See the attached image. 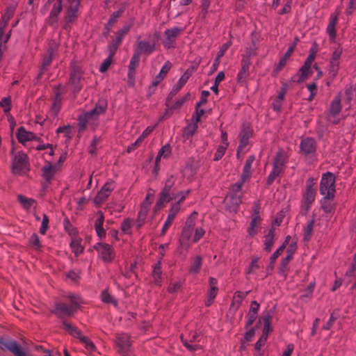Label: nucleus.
Listing matches in <instances>:
<instances>
[{"mask_svg": "<svg viewBox=\"0 0 356 356\" xmlns=\"http://www.w3.org/2000/svg\"><path fill=\"white\" fill-rule=\"evenodd\" d=\"M337 17L332 18L327 28V31L332 39L335 37V25L337 24Z\"/></svg>", "mask_w": 356, "mask_h": 356, "instance_id": "41", "label": "nucleus"}, {"mask_svg": "<svg viewBox=\"0 0 356 356\" xmlns=\"http://www.w3.org/2000/svg\"><path fill=\"white\" fill-rule=\"evenodd\" d=\"M197 213H193L187 219L179 238V246L177 251L179 254L186 252L192 243L197 242L205 234L202 227L195 225V219Z\"/></svg>", "mask_w": 356, "mask_h": 356, "instance_id": "2", "label": "nucleus"}, {"mask_svg": "<svg viewBox=\"0 0 356 356\" xmlns=\"http://www.w3.org/2000/svg\"><path fill=\"white\" fill-rule=\"evenodd\" d=\"M335 178L334 175L327 172L323 175L321 181L320 192L325 196V199H332L335 192Z\"/></svg>", "mask_w": 356, "mask_h": 356, "instance_id": "7", "label": "nucleus"}, {"mask_svg": "<svg viewBox=\"0 0 356 356\" xmlns=\"http://www.w3.org/2000/svg\"><path fill=\"white\" fill-rule=\"evenodd\" d=\"M292 0H284V6L282 10L279 11L280 15L288 13L291 9Z\"/></svg>", "mask_w": 356, "mask_h": 356, "instance_id": "57", "label": "nucleus"}, {"mask_svg": "<svg viewBox=\"0 0 356 356\" xmlns=\"http://www.w3.org/2000/svg\"><path fill=\"white\" fill-rule=\"evenodd\" d=\"M175 179L173 176H170L165 181L164 188L161 192V197L157 202L155 208L157 210L161 209L164 204L172 200H178L181 197V193L185 191H181L177 195L170 193L171 188L175 184Z\"/></svg>", "mask_w": 356, "mask_h": 356, "instance_id": "4", "label": "nucleus"}, {"mask_svg": "<svg viewBox=\"0 0 356 356\" xmlns=\"http://www.w3.org/2000/svg\"><path fill=\"white\" fill-rule=\"evenodd\" d=\"M82 70L79 66L72 67L69 83L74 91H79L82 87Z\"/></svg>", "mask_w": 356, "mask_h": 356, "instance_id": "15", "label": "nucleus"}, {"mask_svg": "<svg viewBox=\"0 0 356 356\" xmlns=\"http://www.w3.org/2000/svg\"><path fill=\"white\" fill-rule=\"evenodd\" d=\"M249 64L246 61H243L241 70L238 76L240 80L245 79L248 75Z\"/></svg>", "mask_w": 356, "mask_h": 356, "instance_id": "47", "label": "nucleus"}, {"mask_svg": "<svg viewBox=\"0 0 356 356\" xmlns=\"http://www.w3.org/2000/svg\"><path fill=\"white\" fill-rule=\"evenodd\" d=\"M95 248L99 253V256L106 262H111L114 258V252L112 247L106 243H99Z\"/></svg>", "mask_w": 356, "mask_h": 356, "instance_id": "14", "label": "nucleus"}, {"mask_svg": "<svg viewBox=\"0 0 356 356\" xmlns=\"http://www.w3.org/2000/svg\"><path fill=\"white\" fill-rule=\"evenodd\" d=\"M10 99L9 98L5 97L0 102V106L3 108V111L6 113L9 112L10 109Z\"/></svg>", "mask_w": 356, "mask_h": 356, "instance_id": "59", "label": "nucleus"}, {"mask_svg": "<svg viewBox=\"0 0 356 356\" xmlns=\"http://www.w3.org/2000/svg\"><path fill=\"white\" fill-rule=\"evenodd\" d=\"M341 98L339 96L336 97L331 102L328 120L334 124L338 123L339 120L335 119V117L339 114L341 110Z\"/></svg>", "mask_w": 356, "mask_h": 356, "instance_id": "17", "label": "nucleus"}, {"mask_svg": "<svg viewBox=\"0 0 356 356\" xmlns=\"http://www.w3.org/2000/svg\"><path fill=\"white\" fill-rule=\"evenodd\" d=\"M260 221L261 219L258 214L253 215L250 227L248 229V234L250 236H254L258 232Z\"/></svg>", "mask_w": 356, "mask_h": 356, "instance_id": "30", "label": "nucleus"}, {"mask_svg": "<svg viewBox=\"0 0 356 356\" xmlns=\"http://www.w3.org/2000/svg\"><path fill=\"white\" fill-rule=\"evenodd\" d=\"M217 280L213 277L209 278V289L207 293L206 305L210 306L218 293Z\"/></svg>", "mask_w": 356, "mask_h": 356, "instance_id": "20", "label": "nucleus"}, {"mask_svg": "<svg viewBox=\"0 0 356 356\" xmlns=\"http://www.w3.org/2000/svg\"><path fill=\"white\" fill-rule=\"evenodd\" d=\"M274 231L270 230L268 234L265 236L264 245L265 250L270 251L274 243Z\"/></svg>", "mask_w": 356, "mask_h": 356, "instance_id": "38", "label": "nucleus"}, {"mask_svg": "<svg viewBox=\"0 0 356 356\" xmlns=\"http://www.w3.org/2000/svg\"><path fill=\"white\" fill-rule=\"evenodd\" d=\"M286 161V156L285 154L282 152H279L273 161V169L277 170V171L282 172Z\"/></svg>", "mask_w": 356, "mask_h": 356, "instance_id": "27", "label": "nucleus"}, {"mask_svg": "<svg viewBox=\"0 0 356 356\" xmlns=\"http://www.w3.org/2000/svg\"><path fill=\"white\" fill-rule=\"evenodd\" d=\"M181 288V283L179 282H175L170 284L168 286V291L171 293L178 291Z\"/></svg>", "mask_w": 356, "mask_h": 356, "instance_id": "64", "label": "nucleus"}, {"mask_svg": "<svg viewBox=\"0 0 356 356\" xmlns=\"http://www.w3.org/2000/svg\"><path fill=\"white\" fill-rule=\"evenodd\" d=\"M63 0H48L41 9V13L46 15L49 12V15L47 19V22L50 25H54L58 21V17L62 10ZM80 0H68L67 5L66 19L68 22H71L77 16Z\"/></svg>", "mask_w": 356, "mask_h": 356, "instance_id": "1", "label": "nucleus"}, {"mask_svg": "<svg viewBox=\"0 0 356 356\" xmlns=\"http://www.w3.org/2000/svg\"><path fill=\"white\" fill-rule=\"evenodd\" d=\"M76 232L75 230H72V232H70V234L72 236L70 247L72 252L76 255H78L83 252V248L81 244V238L76 235Z\"/></svg>", "mask_w": 356, "mask_h": 356, "instance_id": "23", "label": "nucleus"}, {"mask_svg": "<svg viewBox=\"0 0 356 356\" xmlns=\"http://www.w3.org/2000/svg\"><path fill=\"white\" fill-rule=\"evenodd\" d=\"M254 160L255 156L253 155L248 156V158L247 159L245 165L243 167V173L241 175V180L243 181V182L248 181L251 177L252 172L250 169Z\"/></svg>", "mask_w": 356, "mask_h": 356, "instance_id": "25", "label": "nucleus"}, {"mask_svg": "<svg viewBox=\"0 0 356 356\" xmlns=\"http://www.w3.org/2000/svg\"><path fill=\"white\" fill-rule=\"evenodd\" d=\"M63 326L72 336L79 339L80 342L84 346L85 348L90 354H93L97 351L96 346L93 342L88 337L83 336L77 328L67 323H64Z\"/></svg>", "mask_w": 356, "mask_h": 356, "instance_id": "8", "label": "nucleus"}, {"mask_svg": "<svg viewBox=\"0 0 356 356\" xmlns=\"http://www.w3.org/2000/svg\"><path fill=\"white\" fill-rule=\"evenodd\" d=\"M115 343L118 352L122 356H129L131 352L130 337L127 334H118L116 337Z\"/></svg>", "mask_w": 356, "mask_h": 356, "instance_id": "11", "label": "nucleus"}, {"mask_svg": "<svg viewBox=\"0 0 356 356\" xmlns=\"http://www.w3.org/2000/svg\"><path fill=\"white\" fill-rule=\"evenodd\" d=\"M191 76V74L188 72H186L179 79L178 82L173 86L170 95H176L182 87L186 83Z\"/></svg>", "mask_w": 356, "mask_h": 356, "instance_id": "32", "label": "nucleus"}, {"mask_svg": "<svg viewBox=\"0 0 356 356\" xmlns=\"http://www.w3.org/2000/svg\"><path fill=\"white\" fill-rule=\"evenodd\" d=\"M227 146L228 143H225L224 144L218 147L214 156V160L218 161L222 157V156L225 154Z\"/></svg>", "mask_w": 356, "mask_h": 356, "instance_id": "45", "label": "nucleus"}, {"mask_svg": "<svg viewBox=\"0 0 356 356\" xmlns=\"http://www.w3.org/2000/svg\"><path fill=\"white\" fill-rule=\"evenodd\" d=\"M29 170V163L27 155L23 152L14 154L12 159V170L15 175H22Z\"/></svg>", "mask_w": 356, "mask_h": 356, "instance_id": "6", "label": "nucleus"}, {"mask_svg": "<svg viewBox=\"0 0 356 356\" xmlns=\"http://www.w3.org/2000/svg\"><path fill=\"white\" fill-rule=\"evenodd\" d=\"M300 153L305 156L313 155L316 150V142L312 138L302 139L300 144Z\"/></svg>", "mask_w": 356, "mask_h": 356, "instance_id": "16", "label": "nucleus"}, {"mask_svg": "<svg viewBox=\"0 0 356 356\" xmlns=\"http://www.w3.org/2000/svg\"><path fill=\"white\" fill-rule=\"evenodd\" d=\"M316 180L309 179L306 183L305 191L303 195V199L301 205L302 212L306 213L310 209L312 204L315 200L316 194Z\"/></svg>", "mask_w": 356, "mask_h": 356, "instance_id": "5", "label": "nucleus"}, {"mask_svg": "<svg viewBox=\"0 0 356 356\" xmlns=\"http://www.w3.org/2000/svg\"><path fill=\"white\" fill-rule=\"evenodd\" d=\"M258 260V258H254L252 260L251 264H250L249 267L247 269V273H254L259 268Z\"/></svg>", "mask_w": 356, "mask_h": 356, "instance_id": "53", "label": "nucleus"}, {"mask_svg": "<svg viewBox=\"0 0 356 356\" xmlns=\"http://www.w3.org/2000/svg\"><path fill=\"white\" fill-rule=\"evenodd\" d=\"M204 114V110L200 108V104H197L196 106V112L195 115L194 116L195 119V122H198L200 121L202 116Z\"/></svg>", "mask_w": 356, "mask_h": 356, "instance_id": "62", "label": "nucleus"}, {"mask_svg": "<svg viewBox=\"0 0 356 356\" xmlns=\"http://www.w3.org/2000/svg\"><path fill=\"white\" fill-rule=\"evenodd\" d=\"M280 172L277 171V170L273 169L272 172L269 175L267 179V184L268 185L271 184L275 179L280 175Z\"/></svg>", "mask_w": 356, "mask_h": 356, "instance_id": "60", "label": "nucleus"}, {"mask_svg": "<svg viewBox=\"0 0 356 356\" xmlns=\"http://www.w3.org/2000/svg\"><path fill=\"white\" fill-rule=\"evenodd\" d=\"M153 200H154V195L152 193L149 191L146 195L145 200L142 203L141 206L145 207H147V208L149 209V207H150L151 204L152 203Z\"/></svg>", "mask_w": 356, "mask_h": 356, "instance_id": "55", "label": "nucleus"}, {"mask_svg": "<svg viewBox=\"0 0 356 356\" xmlns=\"http://www.w3.org/2000/svg\"><path fill=\"white\" fill-rule=\"evenodd\" d=\"M161 263L159 261L155 266L154 267L153 273H152V277L154 279V281L156 284H160L161 282Z\"/></svg>", "mask_w": 356, "mask_h": 356, "instance_id": "37", "label": "nucleus"}, {"mask_svg": "<svg viewBox=\"0 0 356 356\" xmlns=\"http://www.w3.org/2000/svg\"><path fill=\"white\" fill-rule=\"evenodd\" d=\"M314 220H311L308 222L307 227L304 230L305 239L309 240L312 236L313 229H314Z\"/></svg>", "mask_w": 356, "mask_h": 356, "instance_id": "49", "label": "nucleus"}, {"mask_svg": "<svg viewBox=\"0 0 356 356\" xmlns=\"http://www.w3.org/2000/svg\"><path fill=\"white\" fill-rule=\"evenodd\" d=\"M181 29L174 27L170 29H168L165 31V35L167 37L166 40L164 42V45L167 48H170L172 46L175 38L180 34Z\"/></svg>", "mask_w": 356, "mask_h": 356, "instance_id": "21", "label": "nucleus"}, {"mask_svg": "<svg viewBox=\"0 0 356 356\" xmlns=\"http://www.w3.org/2000/svg\"><path fill=\"white\" fill-rule=\"evenodd\" d=\"M307 88L308 90L310 92V95L307 98V100L309 102H312L314 97H316L317 92H318V88L316 83H310L307 86Z\"/></svg>", "mask_w": 356, "mask_h": 356, "instance_id": "44", "label": "nucleus"}, {"mask_svg": "<svg viewBox=\"0 0 356 356\" xmlns=\"http://www.w3.org/2000/svg\"><path fill=\"white\" fill-rule=\"evenodd\" d=\"M139 54L136 52L131 59L129 69L135 70L139 63Z\"/></svg>", "mask_w": 356, "mask_h": 356, "instance_id": "56", "label": "nucleus"}, {"mask_svg": "<svg viewBox=\"0 0 356 356\" xmlns=\"http://www.w3.org/2000/svg\"><path fill=\"white\" fill-rule=\"evenodd\" d=\"M19 202L22 205L24 209L29 210L31 207H35L36 203L33 199L26 197L23 195H18Z\"/></svg>", "mask_w": 356, "mask_h": 356, "instance_id": "35", "label": "nucleus"}, {"mask_svg": "<svg viewBox=\"0 0 356 356\" xmlns=\"http://www.w3.org/2000/svg\"><path fill=\"white\" fill-rule=\"evenodd\" d=\"M288 60H289V59H287L284 56L281 58L279 63L277 64V65L276 66L275 70H273V74L275 75L277 74L285 67Z\"/></svg>", "mask_w": 356, "mask_h": 356, "instance_id": "51", "label": "nucleus"}, {"mask_svg": "<svg viewBox=\"0 0 356 356\" xmlns=\"http://www.w3.org/2000/svg\"><path fill=\"white\" fill-rule=\"evenodd\" d=\"M154 49V43L147 41H140L138 44V49L136 52L140 54H151Z\"/></svg>", "mask_w": 356, "mask_h": 356, "instance_id": "28", "label": "nucleus"}, {"mask_svg": "<svg viewBox=\"0 0 356 356\" xmlns=\"http://www.w3.org/2000/svg\"><path fill=\"white\" fill-rule=\"evenodd\" d=\"M42 176L47 181H50L54 176L56 168L50 162L46 163L42 168Z\"/></svg>", "mask_w": 356, "mask_h": 356, "instance_id": "31", "label": "nucleus"}, {"mask_svg": "<svg viewBox=\"0 0 356 356\" xmlns=\"http://www.w3.org/2000/svg\"><path fill=\"white\" fill-rule=\"evenodd\" d=\"M248 292H241L237 291L234 293L233 296V300L232 302V308L237 309L242 302L243 300L246 297Z\"/></svg>", "mask_w": 356, "mask_h": 356, "instance_id": "33", "label": "nucleus"}, {"mask_svg": "<svg viewBox=\"0 0 356 356\" xmlns=\"http://www.w3.org/2000/svg\"><path fill=\"white\" fill-rule=\"evenodd\" d=\"M190 193V190L186 191L184 193H181V197L177 200V202L174 204L171 209L169 211V213L168 215V218L164 223V225L162 228L161 234L164 235L169 227L172 225L176 216L179 212L180 210V204L182 203L186 197Z\"/></svg>", "mask_w": 356, "mask_h": 356, "instance_id": "9", "label": "nucleus"}, {"mask_svg": "<svg viewBox=\"0 0 356 356\" xmlns=\"http://www.w3.org/2000/svg\"><path fill=\"white\" fill-rule=\"evenodd\" d=\"M5 348L12 352L15 356H26L18 344L13 341H8L3 343Z\"/></svg>", "mask_w": 356, "mask_h": 356, "instance_id": "29", "label": "nucleus"}, {"mask_svg": "<svg viewBox=\"0 0 356 356\" xmlns=\"http://www.w3.org/2000/svg\"><path fill=\"white\" fill-rule=\"evenodd\" d=\"M30 243L35 249H39L40 248V243L39 238L37 235L33 234L30 238Z\"/></svg>", "mask_w": 356, "mask_h": 356, "instance_id": "63", "label": "nucleus"}, {"mask_svg": "<svg viewBox=\"0 0 356 356\" xmlns=\"http://www.w3.org/2000/svg\"><path fill=\"white\" fill-rule=\"evenodd\" d=\"M102 300L105 303H111L117 305V301L113 298V296L106 291H102L101 294Z\"/></svg>", "mask_w": 356, "mask_h": 356, "instance_id": "42", "label": "nucleus"}, {"mask_svg": "<svg viewBox=\"0 0 356 356\" xmlns=\"http://www.w3.org/2000/svg\"><path fill=\"white\" fill-rule=\"evenodd\" d=\"M243 183V182L241 180V182H238L233 185L231 188L230 194L225 198V202L227 204H232V209L234 211H235L236 208L241 203V191Z\"/></svg>", "mask_w": 356, "mask_h": 356, "instance_id": "10", "label": "nucleus"}, {"mask_svg": "<svg viewBox=\"0 0 356 356\" xmlns=\"http://www.w3.org/2000/svg\"><path fill=\"white\" fill-rule=\"evenodd\" d=\"M131 222L129 219L124 220L121 225V230L124 234H130Z\"/></svg>", "mask_w": 356, "mask_h": 356, "instance_id": "52", "label": "nucleus"}, {"mask_svg": "<svg viewBox=\"0 0 356 356\" xmlns=\"http://www.w3.org/2000/svg\"><path fill=\"white\" fill-rule=\"evenodd\" d=\"M346 276L353 277L355 280L354 286H356V252L354 256L353 263L351 268L347 271Z\"/></svg>", "mask_w": 356, "mask_h": 356, "instance_id": "48", "label": "nucleus"}, {"mask_svg": "<svg viewBox=\"0 0 356 356\" xmlns=\"http://www.w3.org/2000/svg\"><path fill=\"white\" fill-rule=\"evenodd\" d=\"M61 105V99L58 95H57L56 97L55 98V100L54 102V104L52 105L51 113L53 115H56L58 111H60Z\"/></svg>", "mask_w": 356, "mask_h": 356, "instance_id": "46", "label": "nucleus"}, {"mask_svg": "<svg viewBox=\"0 0 356 356\" xmlns=\"http://www.w3.org/2000/svg\"><path fill=\"white\" fill-rule=\"evenodd\" d=\"M57 133H63L64 134L65 136L67 137L68 139L71 138V127L70 126H65V127H60L57 129Z\"/></svg>", "mask_w": 356, "mask_h": 356, "instance_id": "54", "label": "nucleus"}, {"mask_svg": "<svg viewBox=\"0 0 356 356\" xmlns=\"http://www.w3.org/2000/svg\"><path fill=\"white\" fill-rule=\"evenodd\" d=\"M48 224H49V218L47 216V215H43V218H42V225H41V227L40 229V232L42 234H45L46 233V231L48 228Z\"/></svg>", "mask_w": 356, "mask_h": 356, "instance_id": "58", "label": "nucleus"}, {"mask_svg": "<svg viewBox=\"0 0 356 356\" xmlns=\"http://www.w3.org/2000/svg\"><path fill=\"white\" fill-rule=\"evenodd\" d=\"M197 129V122L188 124L184 131V136L189 139L196 132Z\"/></svg>", "mask_w": 356, "mask_h": 356, "instance_id": "39", "label": "nucleus"}, {"mask_svg": "<svg viewBox=\"0 0 356 356\" xmlns=\"http://www.w3.org/2000/svg\"><path fill=\"white\" fill-rule=\"evenodd\" d=\"M285 246L288 245L286 248V257L284 260H283V265H286L288 262L292 259L293 254L295 253L296 250V243L291 240L290 236H287L285 240Z\"/></svg>", "mask_w": 356, "mask_h": 356, "instance_id": "24", "label": "nucleus"}, {"mask_svg": "<svg viewBox=\"0 0 356 356\" xmlns=\"http://www.w3.org/2000/svg\"><path fill=\"white\" fill-rule=\"evenodd\" d=\"M202 264V258L200 256L195 257L191 262L189 271L191 273L196 274L197 273Z\"/></svg>", "mask_w": 356, "mask_h": 356, "instance_id": "34", "label": "nucleus"}, {"mask_svg": "<svg viewBox=\"0 0 356 356\" xmlns=\"http://www.w3.org/2000/svg\"><path fill=\"white\" fill-rule=\"evenodd\" d=\"M16 136L18 141L22 144H24L28 141L35 140L37 138L33 133L28 131L22 127L17 129Z\"/></svg>", "mask_w": 356, "mask_h": 356, "instance_id": "19", "label": "nucleus"}, {"mask_svg": "<svg viewBox=\"0 0 356 356\" xmlns=\"http://www.w3.org/2000/svg\"><path fill=\"white\" fill-rule=\"evenodd\" d=\"M171 153L170 147L169 145H165L163 146L161 149L159 151V154L156 159V164L159 163V161L162 159H166L168 158Z\"/></svg>", "mask_w": 356, "mask_h": 356, "instance_id": "40", "label": "nucleus"}, {"mask_svg": "<svg viewBox=\"0 0 356 356\" xmlns=\"http://www.w3.org/2000/svg\"><path fill=\"white\" fill-rule=\"evenodd\" d=\"M339 68V61H330L329 74L332 78L335 77Z\"/></svg>", "mask_w": 356, "mask_h": 356, "instance_id": "43", "label": "nucleus"}, {"mask_svg": "<svg viewBox=\"0 0 356 356\" xmlns=\"http://www.w3.org/2000/svg\"><path fill=\"white\" fill-rule=\"evenodd\" d=\"M113 54H114V51L111 52L109 57L108 58H106L103 62V63L101 65V66L99 67V71L101 72H105L108 69L109 66L111 64V58H112V56Z\"/></svg>", "mask_w": 356, "mask_h": 356, "instance_id": "50", "label": "nucleus"}, {"mask_svg": "<svg viewBox=\"0 0 356 356\" xmlns=\"http://www.w3.org/2000/svg\"><path fill=\"white\" fill-rule=\"evenodd\" d=\"M71 305L65 303H59L56 305V312L57 314L63 316H70L74 312L76 307L80 303L79 298L74 296H70Z\"/></svg>", "mask_w": 356, "mask_h": 356, "instance_id": "12", "label": "nucleus"}, {"mask_svg": "<svg viewBox=\"0 0 356 356\" xmlns=\"http://www.w3.org/2000/svg\"><path fill=\"white\" fill-rule=\"evenodd\" d=\"M113 189L114 185L112 182L106 183L100 191L97 193L95 199V202L97 204H101L103 203L108 198Z\"/></svg>", "mask_w": 356, "mask_h": 356, "instance_id": "18", "label": "nucleus"}, {"mask_svg": "<svg viewBox=\"0 0 356 356\" xmlns=\"http://www.w3.org/2000/svg\"><path fill=\"white\" fill-rule=\"evenodd\" d=\"M266 334H263L262 336L259 338V339L257 341V342L255 344V350L257 351H260L261 347L265 344L266 342Z\"/></svg>", "mask_w": 356, "mask_h": 356, "instance_id": "61", "label": "nucleus"}, {"mask_svg": "<svg viewBox=\"0 0 356 356\" xmlns=\"http://www.w3.org/2000/svg\"><path fill=\"white\" fill-rule=\"evenodd\" d=\"M314 60V56L313 55H309L307 59L306 60L304 65L300 69V77L299 81H303L312 74V65Z\"/></svg>", "mask_w": 356, "mask_h": 356, "instance_id": "22", "label": "nucleus"}, {"mask_svg": "<svg viewBox=\"0 0 356 356\" xmlns=\"http://www.w3.org/2000/svg\"><path fill=\"white\" fill-rule=\"evenodd\" d=\"M172 67L171 63L167 61L165 63L163 66L162 67L159 74L155 77L154 80L152 82V86L156 87L159 83H161L163 79L165 77L168 72L170 71Z\"/></svg>", "mask_w": 356, "mask_h": 356, "instance_id": "26", "label": "nucleus"}, {"mask_svg": "<svg viewBox=\"0 0 356 356\" xmlns=\"http://www.w3.org/2000/svg\"><path fill=\"white\" fill-rule=\"evenodd\" d=\"M105 111L106 105L102 104L96 106L91 111L81 115L79 118V132L84 131L87 125L95 129L97 126L99 116L103 114Z\"/></svg>", "mask_w": 356, "mask_h": 356, "instance_id": "3", "label": "nucleus"}, {"mask_svg": "<svg viewBox=\"0 0 356 356\" xmlns=\"http://www.w3.org/2000/svg\"><path fill=\"white\" fill-rule=\"evenodd\" d=\"M356 97V92L354 88L352 87H349L346 89L343 101L345 102L347 104L350 105L352 100L355 99Z\"/></svg>", "mask_w": 356, "mask_h": 356, "instance_id": "36", "label": "nucleus"}, {"mask_svg": "<svg viewBox=\"0 0 356 356\" xmlns=\"http://www.w3.org/2000/svg\"><path fill=\"white\" fill-rule=\"evenodd\" d=\"M252 130L249 126H244L240 133V144L237 150V156L245 152V149L248 145L249 139L252 137Z\"/></svg>", "mask_w": 356, "mask_h": 356, "instance_id": "13", "label": "nucleus"}]
</instances>
